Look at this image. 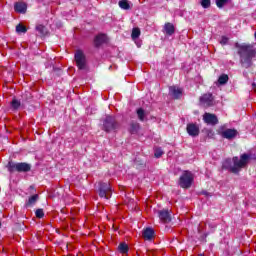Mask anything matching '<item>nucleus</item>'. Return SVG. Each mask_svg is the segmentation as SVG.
Wrapping results in <instances>:
<instances>
[{
	"mask_svg": "<svg viewBox=\"0 0 256 256\" xmlns=\"http://www.w3.org/2000/svg\"><path fill=\"white\" fill-rule=\"evenodd\" d=\"M105 41H107V36L105 34H100V35L96 36L94 39V43H95L96 47H99V45H103V43H105Z\"/></svg>",
	"mask_w": 256,
	"mask_h": 256,
	"instance_id": "nucleus-16",
	"label": "nucleus"
},
{
	"mask_svg": "<svg viewBox=\"0 0 256 256\" xmlns=\"http://www.w3.org/2000/svg\"><path fill=\"white\" fill-rule=\"evenodd\" d=\"M135 129H139V124H135Z\"/></svg>",
	"mask_w": 256,
	"mask_h": 256,
	"instance_id": "nucleus-33",
	"label": "nucleus"
},
{
	"mask_svg": "<svg viewBox=\"0 0 256 256\" xmlns=\"http://www.w3.org/2000/svg\"><path fill=\"white\" fill-rule=\"evenodd\" d=\"M200 105H202L203 107H211V105H213V94H204L200 98Z\"/></svg>",
	"mask_w": 256,
	"mask_h": 256,
	"instance_id": "nucleus-10",
	"label": "nucleus"
},
{
	"mask_svg": "<svg viewBox=\"0 0 256 256\" xmlns=\"http://www.w3.org/2000/svg\"><path fill=\"white\" fill-rule=\"evenodd\" d=\"M154 155L157 157V159H159V157L163 155V150L161 148H155Z\"/></svg>",
	"mask_w": 256,
	"mask_h": 256,
	"instance_id": "nucleus-29",
	"label": "nucleus"
},
{
	"mask_svg": "<svg viewBox=\"0 0 256 256\" xmlns=\"http://www.w3.org/2000/svg\"><path fill=\"white\" fill-rule=\"evenodd\" d=\"M143 237L146 241H151V239H153V237H155V231H153V229H151V228H146L143 231Z\"/></svg>",
	"mask_w": 256,
	"mask_h": 256,
	"instance_id": "nucleus-14",
	"label": "nucleus"
},
{
	"mask_svg": "<svg viewBox=\"0 0 256 256\" xmlns=\"http://www.w3.org/2000/svg\"><path fill=\"white\" fill-rule=\"evenodd\" d=\"M164 30L166 35H173V33H175V26L168 22L164 25Z\"/></svg>",
	"mask_w": 256,
	"mask_h": 256,
	"instance_id": "nucleus-17",
	"label": "nucleus"
},
{
	"mask_svg": "<svg viewBox=\"0 0 256 256\" xmlns=\"http://www.w3.org/2000/svg\"><path fill=\"white\" fill-rule=\"evenodd\" d=\"M140 35H141V30L139 28H133L132 34H131L133 41H135V39H139Z\"/></svg>",
	"mask_w": 256,
	"mask_h": 256,
	"instance_id": "nucleus-21",
	"label": "nucleus"
},
{
	"mask_svg": "<svg viewBox=\"0 0 256 256\" xmlns=\"http://www.w3.org/2000/svg\"><path fill=\"white\" fill-rule=\"evenodd\" d=\"M159 219L160 221H162V223H169V221H171V215L169 214V211L167 210L159 211Z\"/></svg>",
	"mask_w": 256,
	"mask_h": 256,
	"instance_id": "nucleus-13",
	"label": "nucleus"
},
{
	"mask_svg": "<svg viewBox=\"0 0 256 256\" xmlns=\"http://www.w3.org/2000/svg\"><path fill=\"white\" fill-rule=\"evenodd\" d=\"M112 188L109 183H101L99 188V196L104 199H111Z\"/></svg>",
	"mask_w": 256,
	"mask_h": 256,
	"instance_id": "nucleus-8",
	"label": "nucleus"
},
{
	"mask_svg": "<svg viewBox=\"0 0 256 256\" xmlns=\"http://www.w3.org/2000/svg\"><path fill=\"white\" fill-rule=\"evenodd\" d=\"M193 179V173L189 171L183 172L179 179L180 187H182V189H189V187H191V185L193 184Z\"/></svg>",
	"mask_w": 256,
	"mask_h": 256,
	"instance_id": "nucleus-3",
	"label": "nucleus"
},
{
	"mask_svg": "<svg viewBox=\"0 0 256 256\" xmlns=\"http://www.w3.org/2000/svg\"><path fill=\"white\" fill-rule=\"evenodd\" d=\"M75 62L78 69H85L87 67V59L85 58V54L81 50H77L75 53Z\"/></svg>",
	"mask_w": 256,
	"mask_h": 256,
	"instance_id": "nucleus-7",
	"label": "nucleus"
},
{
	"mask_svg": "<svg viewBox=\"0 0 256 256\" xmlns=\"http://www.w3.org/2000/svg\"><path fill=\"white\" fill-rule=\"evenodd\" d=\"M38 199H39V195L37 194L31 196L26 203V207H32V205H35V203H37Z\"/></svg>",
	"mask_w": 256,
	"mask_h": 256,
	"instance_id": "nucleus-20",
	"label": "nucleus"
},
{
	"mask_svg": "<svg viewBox=\"0 0 256 256\" xmlns=\"http://www.w3.org/2000/svg\"><path fill=\"white\" fill-rule=\"evenodd\" d=\"M11 106L13 109H19V107H21V102L17 99H13L11 102Z\"/></svg>",
	"mask_w": 256,
	"mask_h": 256,
	"instance_id": "nucleus-27",
	"label": "nucleus"
},
{
	"mask_svg": "<svg viewBox=\"0 0 256 256\" xmlns=\"http://www.w3.org/2000/svg\"><path fill=\"white\" fill-rule=\"evenodd\" d=\"M218 135H221L224 139H235L237 137L238 132L235 129H225V126H221L218 129Z\"/></svg>",
	"mask_w": 256,
	"mask_h": 256,
	"instance_id": "nucleus-5",
	"label": "nucleus"
},
{
	"mask_svg": "<svg viewBox=\"0 0 256 256\" xmlns=\"http://www.w3.org/2000/svg\"><path fill=\"white\" fill-rule=\"evenodd\" d=\"M227 81H229V76L227 74H222L219 78H218V83L219 85H225L227 83Z\"/></svg>",
	"mask_w": 256,
	"mask_h": 256,
	"instance_id": "nucleus-22",
	"label": "nucleus"
},
{
	"mask_svg": "<svg viewBox=\"0 0 256 256\" xmlns=\"http://www.w3.org/2000/svg\"><path fill=\"white\" fill-rule=\"evenodd\" d=\"M36 31H38V33H40L41 35H47V30L45 29V26L38 24L36 26Z\"/></svg>",
	"mask_w": 256,
	"mask_h": 256,
	"instance_id": "nucleus-24",
	"label": "nucleus"
},
{
	"mask_svg": "<svg viewBox=\"0 0 256 256\" xmlns=\"http://www.w3.org/2000/svg\"><path fill=\"white\" fill-rule=\"evenodd\" d=\"M9 171L13 173V171H18V173H27L31 171V164L20 162V163H13L9 166Z\"/></svg>",
	"mask_w": 256,
	"mask_h": 256,
	"instance_id": "nucleus-4",
	"label": "nucleus"
},
{
	"mask_svg": "<svg viewBox=\"0 0 256 256\" xmlns=\"http://www.w3.org/2000/svg\"><path fill=\"white\" fill-rule=\"evenodd\" d=\"M118 5L120 9H124L125 11H129V9H131V4H129V1L127 0H120Z\"/></svg>",
	"mask_w": 256,
	"mask_h": 256,
	"instance_id": "nucleus-19",
	"label": "nucleus"
},
{
	"mask_svg": "<svg viewBox=\"0 0 256 256\" xmlns=\"http://www.w3.org/2000/svg\"><path fill=\"white\" fill-rule=\"evenodd\" d=\"M251 159V155L249 154H242L239 157H234L231 159H226L223 162L222 167L224 169H228V171H231V173H239V171H241V169H245V167H247V164L249 163Z\"/></svg>",
	"mask_w": 256,
	"mask_h": 256,
	"instance_id": "nucleus-2",
	"label": "nucleus"
},
{
	"mask_svg": "<svg viewBox=\"0 0 256 256\" xmlns=\"http://www.w3.org/2000/svg\"><path fill=\"white\" fill-rule=\"evenodd\" d=\"M16 13H25L27 11V4L24 2H18L14 5Z\"/></svg>",
	"mask_w": 256,
	"mask_h": 256,
	"instance_id": "nucleus-15",
	"label": "nucleus"
},
{
	"mask_svg": "<svg viewBox=\"0 0 256 256\" xmlns=\"http://www.w3.org/2000/svg\"><path fill=\"white\" fill-rule=\"evenodd\" d=\"M227 43H229V37L222 36L220 39V45H227Z\"/></svg>",
	"mask_w": 256,
	"mask_h": 256,
	"instance_id": "nucleus-31",
	"label": "nucleus"
},
{
	"mask_svg": "<svg viewBox=\"0 0 256 256\" xmlns=\"http://www.w3.org/2000/svg\"><path fill=\"white\" fill-rule=\"evenodd\" d=\"M236 49H238V55L240 56V63L246 69H249L253 65V59L256 57V50L251 44H239L235 43Z\"/></svg>",
	"mask_w": 256,
	"mask_h": 256,
	"instance_id": "nucleus-1",
	"label": "nucleus"
},
{
	"mask_svg": "<svg viewBox=\"0 0 256 256\" xmlns=\"http://www.w3.org/2000/svg\"><path fill=\"white\" fill-rule=\"evenodd\" d=\"M105 131H115L117 127H119V124L115 120L113 116H106L104 123H103Z\"/></svg>",
	"mask_w": 256,
	"mask_h": 256,
	"instance_id": "nucleus-6",
	"label": "nucleus"
},
{
	"mask_svg": "<svg viewBox=\"0 0 256 256\" xmlns=\"http://www.w3.org/2000/svg\"><path fill=\"white\" fill-rule=\"evenodd\" d=\"M229 0H216V5L219 9L225 7V5H227V2Z\"/></svg>",
	"mask_w": 256,
	"mask_h": 256,
	"instance_id": "nucleus-26",
	"label": "nucleus"
},
{
	"mask_svg": "<svg viewBox=\"0 0 256 256\" xmlns=\"http://www.w3.org/2000/svg\"><path fill=\"white\" fill-rule=\"evenodd\" d=\"M201 5L204 9H209L211 7V0H202Z\"/></svg>",
	"mask_w": 256,
	"mask_h": 256,
	"instance_id": "nucleus-28",
	"label": "nucleus"
},
{
	"mask_svg": "<svg viewBox=\"0 0 256 256\" xmlns=\"http://www.w3.org/2000/svg\"><path fill=\"white\" fill-rule=\"evenodd\" d=\"M203 121L207 123V125H213V126L219 123V119L217 118V116L211 113H205L203 115Z\"/></svg>",
	"mask_w": 256,
	"mask_h": 256,
	"instance_id": "nucleus-9",
	"label": "nucleus"
},
{
	"mask_svg": "<svg viewBox=\"0 0 256 256\" xmlns=\"http://www.w3.org/2000/svg\"><path fill=\"white\" fill-rule=\"evenodd\" d=\"M16 33H27V27H25L23 24H18L16 26Z\"/></svg>",
	"mask_w": 256,
	"mask_h": 256,
	"instance_id": "nucleus-25",
	"label": "nucleus"
},
{
	"mask_svg": "<svg viewBox=\"0 0 256 256\" xmlns=\"http://www.w3.org/2000/svg\"><path fill=\"white\" fill-rule=\"evenodd\" d=\"M137 116L140 121H145V110H143V108H139L137 110Z\"/></svg>",
	"mask_w": 256,
	"mask_h": 256,
	"instance_id": "nucleus-23",
	"label": "nucleus"
},
{
	"mask_svg": "<svg viewBox=\"0 0 256 256\" xmlns=\"http://www.w3.org/2000/svg\"><path fill=\"white\" fill-rule=\"evenodd\" d=\"M35 215L38 217V219H41L44 217L45 213L43 212V209H37Z\"/></svg>",
	"mask_w": 256,
	"mask_h": 256,
	"instance_id": "nucleus-30",
	"label": "nucleus"
},
{
	"mask_svg": "<svg viewBox=\"0 0 256 256\" xmlns=\"http://www.w3.org/2000/svg\"><path fill=\"white\" fill-rule=\"evenodd\" d=\"M252 89L256 92V84L255 83L252 84Z\"/></svg>",
	"mask_w": 256,
	"mask_h": 256,
	"instance_id": "nucleus-32",
	"label": "nucleus"
},
{
	"mask_svg": "<svg viewBox=\"0 0 256 256\" xmlns=\"http://www.w3.org/2000/svg\"><path fill=\"white\" fill-rule=\"evenodd\" d=\"M118 251L122 253V255H127L129 252V246L125 242H122L118 246Z\"/></svg>",
	"mask_w": 256,
	"mask_h": 256,
	"instance_id": "nucleus-18",
	"label": "nucleus"
},
{
	"mask_svg": "<svg viewBox=\"0 0 256 256\" xmlns=\"http://www.w3.org/2000/svg\"><path fill=\"white\" fill-rule=\"evenodd\" d=\"M170 95L174 97V99H179L181 98V95H183V89L177 87V86H172L169 88Z\"/></svg>",
	"mask_w": 256,
	"mask_h": 256,
	"instance_id": "nucleus-11",
	"label": "nucleus"
},
{
	"mask_svg": "<svg viewBox=\"0 0 256 256\" xmlns=\"http://www.w3.org/2000/svg\"><path fill=\"white\" fill-rule=\"evenodd\" d=\"M187 133L191 137H197V135H199V126H197L196 124H188Z\"/></svg>",
	"mask_w": 256,
	"mask_h": 256,
	"instance_id": "nucleus-12",
	"label": "nucleus"
}]
</instances>
